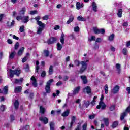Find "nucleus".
<instances>
[{
    "label": "nucleus",
    "instance_id": "obj_1",
    "mask_svg": "<svg viewBox=\"0 0 130 130\" xmlns=\"http://www.w3.org/2000/svg\"><path fill=\"white\" fill-rule=\"evenodd\" d=\"M88 62H89V60H86V61H82L80 62V61L78 60H75L74 61V63L77 67H79L80 64L81 65V68L79 70V73L82 74L85 72L87 70V68H88Z\"/></svg>",
    "mask_w": 130,
    "mask_h": 130
},
{
    "label": "nucleus",
    "instance_id": "obj_2",
    "mask_svg": "<svg viewBox=\"0 0 130 130\" xmlns=\"http://www.w3.org/2000/svg\"><path fill=\"white\" fill-rule=\"evenodd\" d=\"M37 24L39 25L37 27V34H41L43 30H44L46 25L42 21H39Z\"/></svg>",
    "mask_w": 130,
    "mask_h": 130
},
{
    "label": "nucleus",
    "instance_id": "obj_3",
    "mask_svg": "<svg viewBox=\"0 0 130 130\" xmlns=\"http://www.w3.org/2000/svg\"><path fill=\"white\" fill-rule=\"evenodd\" d=\"M8 72L10 73V78H13L15 75H16V76H19L20 74L22 73V71L20 69H15L14 71L10 69L9 70H8Z\"/></svg>",
    "mask_w": 130,
    "mask_h": 130
},
{
    "label": "nucleus",
    "instance_id": "obj_4",
    "mask_svg": "<svg viewBox=\"0 0 130 130\" xmlns=\"http://www.w3.org/2000/svg\"><path fill=\"white\" fill-rule=\"evenodd\" d=\"M52 82H53V79H50L47 82L45 87L46 93H50V85H51Z\"/></svg>",
    "mask_w": 130,
    "mask_h": 130
},
{
    "label": "nucleus",
    "instance_id": "obj_5",
    "mask_svg": "<svg viewBox=\"0 0 130 130\" xmlns=\"http://www.w3.org/2000/svg\"><path fill=\"white\" fill-rule=\"evenodd\" d=\"M39 120L43 122L44 124H47L48 123V118L46 117H40Z\"/></svg>",
    "mask_w": 130,
    "mask_h": 130
},
{
    "label": "nucleus",
    "instance_id": "obj_6",
    "mask_svg": "<svg viewBox=\"0 0 130 130\" xmlns=\"http://www.w3.org/2000/svg\"><path fill=\"white\" fill-rule=\"evenodd\" d=\"M105 107H106V105L102 101L100 102L99 105L97 106L96 107L98 109H100V108H102V110L105 109Z\"/></svg>",
    "mask_w": 130,
    "mask_h": 130
},
{
    "label": "nucleus",
    "instance_id": "obj_7",
    "mask_svg": "<svg viewBox=\"0 0 130 130\" xmlns=\"http://www.w3.org/2000/svg\"><path fill=\"white\" fill-rule=\"evenodd\" d=\"M119 91V86L116 85L112 89L111 92L112 93H113V94H116V93H118Z\"/></svg>",
    "mask_w": 130,
    "mask_h": 130
},
{
    "label": "nucleus",
    "instance_id": "obj_8",
    "mask_svg": "<svg viewBox=\"0 0 130 130\" xmlns=\"http://www.w3.org/2000/svg\"><path fill=\"white\" fill-rule=\"evenodd\" d=\"M115 68L117 73L118 74H120L121 73V65L119 63H117L115 65Z\"/></svg>",
    "mask_w": 130,
    "mask_h": 130
},
{
    "label": "nucleus",
    "instance_id": "obj_9",
    "mask_svg": "<svg viewBox=\"0 0 130 130\" xmlns=\"http://www.w3.org/2000/svg\"><path fill=\"white\" fill-rule=\"evenodd\" d=\"M56 41V38L54 37H51L48 41L47 43L49 44H53Z\"/></svg>",
    "mask_w": 130,
    "mask_h": 130
},
{
    "label": "nucleus",
    "instance_id": "obj_10",
    "mask_svg": "<svg viewBox=\"0 0 130 130\" xmlns=\"http://www.w3.org/2000/svg\"><path fill=\"white\" fill-rule=\"evenodd\" d=\"M91 89L90 86L85 87L83 89V92H84V93H87V94L91 93Z\"/></svg>",
    "mask_w": 130,
    "mask_h": 130
},
{
    "label": "nucleus",
    "instance_id": "obj_11",
    "mask_svg": "<svg viewBox=\"0 0 130 130\" xmlns=\"http://www.w3.org/2000/svg\"><path fill=\"white\" fill-rule=\"evenodd\" d=\"M71 123H70V127L73 126V124L76 122V120H77V117L76 116H72L71 119Z\"/></svg>",
    "mask_w": 130,
    "mask_h": 130
},
{
    "label": "nucleus",
    "instance_id": "obj_12",
    "mask_svg": "<svg viewBox=\"0 0 130 130\" xmlns=\"http://www.w3.org/2000/svg\"><path fill=\"white\" fill-rule=\"evenodd\" d=\"M26 11H27V8L23 7L19 11V15H25L26 13Z\"/></svg>",
    "mask_w": 130,
    "mask_h": 130
},
{
    "label": "nucleus",
    "instance_id": "obj_13",
    "mask_svg": "<svg viewBox=\"0 0 130 130\" xmlns=\"http://www.w3.org/2000/svg\"><path fill=\"white\" fill-rule=\"evenodd\" d=\"M80 89H81V87H80V86H78V87H76L75 88H74V89L73 91V95H76V94H78L79 93V92H80Z\"/></svg>",
    "mask_w": 130,
    "mask_h": 130
},
{
    "label": "nucleus",
    "instance_id": "obj_14",
    "mask_svg": "<svg viewBox=\"0 0 130 130\" xmlns=\"http://www.w3.org/2000/svg\"><path fill=\"white\" fill-rule=\"evenodd\" d=\"M31 81L32 82V85L34 87H37V82L36 81V79L34 76L31 77Z\"/></svg>",
    "mask_w": 130,
    "mask_h": 130
},
{
    "label": "nucleus",
    "instance_id": "obj_15",
    "mask_svg": "<svg viewBox=\"0 0 130 130\" xmlns=\"http://www.w3.org/2000/svg\"><path fill=\"white\" fill-rule=\"evenodd\" d=\"M7 25L9 28H11V27H13L14 25H15V20H13L12 22L10 21H7Z\"/></svg>",
    "mask_w": 130,
    "mask_h": 130
},
{
    "label": "nucleus",
    "instance_id": "obj_16",
    "mask_svg": "<svg viewBox=\"0 0 130 130\" xmlns=\"http://www.w3.org/2000/svg\"><path fill=\"white\" fill-rule=\"evenodd\" d=\"M69 114H70V110H67L62 113L61 116L63 117H67V116H69Z\"/></svg>",
    "mask_w": 130,
    "mask_h": 130
},
{
    "label": "nucleus",
    "instance_id": "obj_17",
    "mask_svg": "<svg viewBox=\"0 0 130 130\" xmlns=\"http://www.w3.org/2000/svg\"><path fill=\"white\" fill-rule=\"evenodd\" d=\"M74 17L73 15H71L69 17V20L67 21V24H68V25L71 24V23H72V22L74 21Z\"/></svg>",
    "mask_w": 130,
    "mask_h": 130
},
{
    "label": "nucleus",
    "instance_id": "obj_18",
    "mask_svg": "<svg viewBox=\"0 0 130 130\" xmlns=\"http://www.w3.org/2000/svg\"><path fill=\"white\" fill-rule=\"evenodd\" d=\"M29 17L28 16H25L22 17V21L23 23H28L29 22Z\"/></svg>",
    "mask_w": 130,
    "mask_h": 130
},
{
    "label": "nucleus",
    "instance_id": "obj_19",
    "mask_svg": "<svg viewBox=\"0 0 130 130\" xmlns=\"http://www.w3.org/2000/svg\"><path fill=\"white\" fill-rule=\"evenodd\" d=\"M24 50H25V48L22 47L21 48H20L18 51V55L19 56H21V55H22L23 52H24Z\"/></svg>",
    "mask_w": 130,
    "mask_h": 130
},
{
    "label": "nucleus",
    "instance_id": "obj_20",
    "mask_svg": "<svg viewBox=\"0 0 130 130\" xmlns=\"http://www.w3.org/2000/svg\"><path fill=\"white\" fill-rule=\"evenodd\" d=\"M92 7L93 11H94V12H95V13L96 12H98L97 4H96V3L93 2L92 4Z\"/></svg>",
    "mask_w": 130,
    "mask_h": 130
},
{
    "label": "nucleus",
    "instance_id": "obj_21",
    "mask_svg": "<svg viewBox=\"0 0 130 130\" xmlns=\"http://www.w3.org/2000/svg\"><path fill=\"white\" fill-rule=\"evenodd\" d=\"M8 86H6L3 88V89L2 90V94H5V95L8 94Z\"/></svg>",
    "mask_w": 130,
    "mask_h": 130
},
{
    "label": "nucleus",
    "instance_id": "obj_22",
    "mask_svg": "<svg viewBox=\"0 0 130 130\" xmlns=\"http://www.w3.org/2000/svg\"><path fill=\"white\" fill-rule=\"evenodd\" d=\"M84 7V4H82L81 5V3L80 2H77L76 4V9L77 10H80L81 8H82Z\"/></svg>",
    "mask_w": 130,
    "mask_h": 130
},
{
    "label": "nucleus",
    "instance_id": "obj_23",
    "mask_svg": "<svg viewBox=\"0 0 130 130\" xmlns=\"http://www.w3.org/2000/svg\"><path fill=\"white\" fill-rule=\"evenodd\" d=\"M81 78L83 81V84H87V83H88V80H87V77L85 76H81Z\"/></svg>",
    "mask_w": 130,
    "mask_h": 130
},
{
    "label": "nucleus",
    "instance_id": "obj_24",
    "mask_svg": "<svg viewBox=\"0 0 130 130\" xmlns=\"http://www.w3.org/2000/svg\"><path fill=\"white\" fill-rule=\"evenodd\" d=\"M19 106H20V103L19 102V101L16 100L14 102V107L15 109H18V108H19Z\"/></svg>",
    "mask_w": 130,
    "mask_h": 130
},
{
    "label": "nucleus",
    "instance_id": "obj_25",
    "mask_svg": "<svg viewBox=\"0 0 130 130\" xmlns=\"http://www.w3.org/2000/svg\"><path fill=\"white\" fill-rule=\"evenodd\" d=\"M60 41L62 45L64 44V34H62L60 38Z\"/></svg>",
    "mask_w": 130,
    "mask_h": 130
},
{
    "label": "nucleus",
    "instance_id": "obj_26",
    "mask_svg": "<svg viewBox=\"0 0 130 130\" xmlns=\"http://www.w3.org/2000/svg\"><path fill=\"white\" fill-rule=\"evenodd\" d=\"M14 91L15 93H19L21 92V91H22V87L17 86L15 87Z\"/></svg>",
    "mask_w": 130,
    "mask_h": 130
},
{
    "label": "nucleus",
    "instance_id": "obj_27",
    "mask_svg": "<svg viewBox=\"0 0 130 130\" xmlns=\"http://www.w3.org/2000/svg\"><path fill=\"white\" fill-rule=\"evenodd\" d=\"M117 16L119 18L122 17V9H119L118 10Z\"/></svg>",
    "mask_w": 130,
    "mask_h": 130
},
{
    "label": "nucleus",
    "instance_id": "obj_28",
    "mask_svg": "<svg viewBox=\"0 0 130 130\" xmlns=\"http://www.w3.org/2000/svg\"><path fill=\"white\" fill-rule=\"evenodd\" d=\"M48 73L49 75H52V74H53V66L52 65L50 66Z\"/></svg>",
    "mask_w": 130,
    "mask_h": 130
},
{
    "label": "nucleus",
    "instance_id": "obj_29",
    "mask_svg": "<svg viewBox=\"0 0 130 130\" xmlns=\"http://www.w3.org/2000/svg\"><path fill=\"white\" fill-rule=\"evenodd\" d=\"M16 55V52H12L9 56V59H13L15 56Z\"/></svg>",
    "mask_w": 130,
    "mask_h": 130
},
{
    "label": "nucleus",
    "instance_id": "obj_30",
    "mask_svg": "<svg viewBox=\"0 0 130 130\" xmlns=\"http://www.w3.org/2000/svg\"><path fill=\"white\" fill-rule=\"evenodd\" d=\"M77 20L79 21L85 22V21H86V18L82 17V16H79L77 17Z\"/></svg>",
    "mask_w": 130,
    "mask_h": 130
},
{
    "label": "nucleus",
    "instance_id": "obj_31",
    "mask_svg": "<svg viewBox=\"0 0 130 130\" xmlns=\"http://www.w3.org/2000/svg\"><path fill=\"white\" fill-rule=\"evenodd\" d=\"M45 112V108H44L42 106L40 107V113L42 114H44V113Z\"/></svg>",
    "mask_w": 130,
    "mask_h": 130
},
{
    "label": "nucleus",
    "instance_id": "obj_32",
    "mask_svg": "<svg viewBox=\"0 0 130 130\" xmlns=\"http://www.w3.org/2000/svg\"><path fill=\"white\" fill-rule=\"evenodd\" d=\"M103 120L105 122V125L106 126H108V124H109L108 120H109V119L108 118H104Z\"/></svg>",
    "mask_w": 130,
    "mask_h": 130
},
{
    "label": "nucleus",
    "instance_id": "obj_33",
    "mask_svg": "<svg viewBox=\"0 0 130 130\" xmlns=\"http://www.w3.org/2000/svg\"><path fill=\"white\" fill-rule=\"evenodd\" d=\"M114 39V34H112L108 37V40L109 41H113V40Z\"/></svg>",
    "mask_w": 130,
    "mask_h": 130
},
{
    "label": "nucleus",
    "instance_id": "obj_34",
    "mask_svg": "<svg viewBox=\"0 0 130 130\" xmlns=\"http://www.w3.org/2000/svg\"><path fill=\"white\" fill-rule=\"evenodd\" d=\"M36 73H38V71L39 70V62L37 61L36 62Z\"/></svg>",
    "mask_w": 130,
    "mask_h": 130
},
{
    "label": "nucleus",
    "instance_id": "obj_35",
    "mask_svg": "<svg viewBox=\"0 0 130 130\" xmlns=\"http://www.w3.org/2000/svg\"><path fill=\"white\" fill-rule=\"evenodd\" d=\"M62 49V45L60 44V43H58L57 44V50H61Z\"/></svg>",
    "mask_w": 130,
    "mask_h": 130
},
{
    "label": "nucleus",
    "instance_id": "obj_36",
    "mask_svg": "<svg viewBox=\"0 0 130 130\" xmlns=\"http://www.w3.org/2000/svg\"><path fill=\"white\" fill-rule=\"evenodd\" d=\"M93 32H94V33L95 34H100V30L97 27L93 28Z\"/></svg>",
    "mask_w": 130,
    "mask_h": 130
},
{
    "label": "nucleus",
    "instance_id": "obj_37",
    "mask_svg": "<svg viewBox=\"0 0 130 130\" xmlns=\"http://www.w3.org/2000/svg\"><path fill=\"white\" fill-rule=\"evenodd\" d=\"M50 130H54V122H51L50 123Z\"/></svg>",
    "mask_w": 130,
    "mask_h": 130
},
{
    "label": "nucleus",
    "instance_id": "obj_38",
    "mask_svg": "<svg viewBox=\"0 0 130 130\" xmlns=\"http://www.w3.org/2000/svg\"><path fill=\"white\" fill-rule=\"evenodd\" d=\"M117 125H118V121H114L112 125V127L114 128L115 127H116L117 126Z\"/></svg>",
    "mask_w": 130,
    "mask_h": 130
},
{
    "label": "nucleus",
    "instance_id": "obj_39",
    "mask_svg": "<svg viewBox=\"0 0 130 130\" xmlns=\"http://www.w3.org/2000/svg\"><path fill=\"white\" fill-rule=\"evenodd\" d=\"M0 110L1 111H5L6 110V106L4 105H0Z\"/></svg>",
    "mask_w": 130,
    "mask_h": 130
},
{
    "label": "nucleus",
    "instance_id": "obj_40",
    "mask_svg": "<svg viewBox=\"0 0 130 130\" xmlns=\"http://www.w3.org/2000/svg\"><path fill=\"white\" fill-rule=\"evenodd\" d=\"M122 53L124 55H126L127 54V49L126 48H124L122 50Z\"/></svg>",
    "mask_w": 130,
    "mask_h": 130
},
{
    "label": "nucleus",
    "instance_id": "obj_41",
    "mask_svg": "<svg viewBox=\"0 0 130 130\" xmlns=\"http://www.w3.org/2000/svg\"><path fill=\"white\" fill-rule=\"evenodd\" d=\"M19 31L20 32H21V33L25 32V26L24 25L20 26V28H19Z\"/></svg>",
    "mask_w": 130,
    "mask_h": 130
},
{
    "label": "nucleus",
    "instance_id": "obj_42",
    "mask_svg": "<svg viewBox=\"0 0 130 130\" xmlns=\"http://www.w3.org/2000/svg\"><path fill=\"white\" fill-rule=\"evenodd\" d=\"M104 89H105V94H108V85H105L104 86Z\"/></svg>",
    "mask_w": 130,
    "mask_h": 130
},
{
    "label": "nucleus",
    "instance_id": "obj_43",
    "mask_svg": "<svg viewBox=\"0 0 130 130\" xmlns=\"http://www.w3.org/2000/svg\"><path fill=\"white\" fill-rule=\"evenodd\" d=\"M48 19H49V15H46L42 17V20H44V21L47 20Z\"/></svg>",
    "mask_w": 130,
    "mask_h": 130
},
{
    "label": "nucleus",
    "instance_id": "obj_44",
    "mask_svg": "<svg viewBox=\"0 0 130 130\" xmlns=\"http://www.w3.org/2000/svg\"><path fill=\"white\" fill-rule=\"evenodd\" d=\"M29 14L30 15H35L36 14H38V12L37 11V10L31 11H30Z\"/></svg>",
    "mask_w": 130,
    "mask_h": 130
},
{
    "label": "nucleus",
    "instance_id": "obj_45",
    "mask_svg": "<svg viewBox=\"0 0 130 130\" xmlns=\"http://www.w3.org/2000/svg\"><path fill=\"white\" fill-rule=\"evenodd\" d=\"M44 56H46V57H47V56L49 55V52L47 50H45L44 51Z\"/></svg>",
    "mask_w": 130,
    "mask_h": 130
},
{
    "label": "nucleus",
    "instance_id": "obj_46",
    "mask_svg": "<svg viewBox=\"0 0 130 130\" xmlns=\"http://www.w3.org/2000/svg\"><path fill=\"white\" fill-rule=\"evenodd\" d=\"M40 19L41 18H40V16H38L34 18V19L36 20L37 23H38L39 22H40Z\"/></svg>",
    "mask_w": 130,
    "mask_h": 130
},
{
    "label": "nucleus",
    "instance_id": "obj_47",
    "mask_svg": "<svg viewBox=\"0 0 130 130\" xmlns=\"http://www.w3.org/2000/svg\"><path fill=\"white\" fill-rule=\"evenodd\" d=\"M16 19L17 21H21V20H23V17L22 16H18L16 17Z\"/></svg>",
    "mask_w": 130,
    "mask_h": 130
},
{
    "label": "nucleus",
    "instance_id": "obj_48",
    "mask_svg": "<svg viewBox=\"0 0 130 130\" xmlns=\"http://www.w3.org/2000/svg\"><path fill=\"white\" fill-rule=\"evenodd\" d=\"M24 69L26 71V72H29V71H30L29 69L30 67H29V65L26 64V66L24 67Z\"/></svg>",
    "mask_w": 130,
    "mask_h": 130
},
{
    "label": "nucleus",
    "instance_id": "obj_49",
    "mask_svg": "<svg viewBox=\"0 0 130 130\" xmlns=\"http://www.w3.org/2000/svg\"><path fill=\"white\" fill-rule=\"evenodd\" d=\"M19 46H20V44L19 43V42H17L15 45V47H14L15 49V50L18 49V48H19Z\"/></svg>",
    "mask_w": 130,
    "mask_h": 130
},
{
    "label": "nucleus",
    "instance_id": "obj_50",
    "mask_svg": "<svg viewBox=\"0 0 130 130\" xmlns=\"http://www.w3.org/2000/svg\"><path fill=\"white\" fill-rule=\"evenodd\" d=\"M95 116H96V114L90 115L89 116V119H94Z\"/></svg>",
    "mask_w": 130,
    "mask_h": 130
},
{
    "label": "nucleus",
    "instance_id": "obj_51",
    "mask_svg": "<svg viewBox=\"0 0 130 130\" xmlns=\"http://www.w3.org/2000/svg\"><path fill=\"white\" fill-rule=\"evenodd\" d=\"M96 99H97V96H95L93 98V101L91 102V104H92V105L95 104V102H96Z\"/></svg>",
    "mask_w": 130,
    "mask_h": 130
},
{
    "label": "nucleus",
    "instance_id": "obj_52",
    "mask_svg": "<svg viewBox=\"0 0 130 130\" xmlns=\"http://www.w3.org/2000/svg\"><path fill=\"white\" fill-rule=\"evenodd\" d=\"M87 123H85L82 126V130H87Z\"/></svg>",
    "mask_w": 130,
    "mask_h": 130
},
{
    "label": "nucleus",
    "instance_id": "obj_53",
    "mask_svg": "<svg viewBox=\"0 0 130 130\" xmlns=\"http://www.w3.org/2000/svg\"><path fill=\"white\" fill-rule=\"evenodd\" d=\"M80 31V27L76 26L74 27V32H79Z\"/></svg>",
    "mask_w": 130,
    "mask_h": 130
},
{
    "label": "nucleus",
    "instance_id": "obj_54",
    "mask_svg": "<svg viewBox=\"0 0 130 130\" xmlns=\"http://www.w3.org/2000/svg\"><path fill=\"white\" fill-rule=\"evenodd\" d=\"M90 41H93L96 40V37L94 36H92L91 39H88Z\"/></svg>",
    "mask_w": 130,
    "mask_h": 130
},
{
    "label": "nucleus",
    "instance_id": "obj_55",
    "mask_svg": "<svg viewBox=\"0 0 130 130\" xmlns=\"http://www.w3.org/2000/svg\"><path fill=\"white\" fill-rule=\"evenodd\" d=\"M45 76H46V72H45V71H43L41 73V77H42V78H43L45 77Z\"/></svg>",
    "mask_w": 130,
    "mask_h": 130
},
{
    "label": "nucleus",
    "instance_id": "obj_56",
    "mask_svg": "<svg viewBox=\"0 0 130 130\" xmlns=\"http://www.w3.org/2000/svg\"><path fill=\"white\" fill-rule=\"evenodd\" d=\"M27 60H28V57H24L22 60V62H23V63L26 62V61H27Z\"/></svg>",
    "mask_w": 130,
    "mask_h": 130
},
{
    "label": "nucleus",
    "instance_id": "obj_57",
    "mask_svg": "<svg viewBox=\"0 0 130 130\" xmlns=\"http://www.w3.org/2000/svg\"><path fill=\"white\" fill-rule=\"evenodd\" d=\"M70 37H71L72 40H75V39H76V37L75 36V35H74V34H71L70 35Z\"/></svg>",
    "mask_w": 130,
    "mask_h": 130
},
{
    "label": "nucleus",
    "instance_id": "obj_58",
    "mask_svg": "<svg viewBox=\"0 0 130 130\" xmlns=\"http://www.w3.org/2000/svg\"><path fill=\"white\" fill-rule=\"evenodd\" d=\"M84 104L85 105L86 107H88V106L90 105V102H89V101H87L85 102Z\"/></svg>",
    "mask_w": 130,
    "mask_h": 130
},
{
    "label": "nucleus",
    "instance_id": "obj_59",
    "mask_svg": "<svg viewBox=\"0 0 130 130\" xmlns=\"http://www.w3.org/2000/svg\"><path fill=\"white\" fill-rule=\"evenodd\" d=\"M100 33H101V34H104V33H105V29H100Z\"/></svg>",
    "mask_w": 130,
    "mask_h": 130
},
{
    "label": "nucleus",
    "instance_id": "obj_60",
    "mask_svg": "<svg viewBox=\"0 0 130 130\" xmlns=\"http://www.w3.org/2000/svg\"><path fill=\"white\" fill-rule=\"evenodd\" d=\"M102 42V39H101V38H98L95 40V42H97V43H100Z\"/></svg>",
    "mask_w": 130,
    "mask_h": 130
},
{
    "label": "nucleus",
    "instance_id": "obj_61",
    "mask_svg": "<svg viewBox=\"0 0 130 130\" xmlns=\"http://www.w3.org/2000/svg\"><path fill=\"white\" fill-rule=\"evenodd\" d=\"M59 28H60V26H59V25H55L54 29V30H58L59 29Z\"/></svg>",
    "mask_w": 130,
    "mask_h": 130
},
{
    "label": "nucleus",
    "instance_id": "obj_62",
    "mask_svg": "<svg viewBox=\"0 0 130 130\" xmlns=\"http://www.w3.org/2000/svg\"><path fill=\"white\" fill-rule=\"evenodd\" d=\"M4 56V52L3 51L0 52V59H2L3 58V57Z\"/></svg>",
    "mask_w": 130,
    "mask_h": 130
},
{
    "label": "nucleus",
    "instance_id": "obj_63",
    "mask_svg": "<svg viewBox=\"0 0 130 130\" xmlns=\"http://www.w3.org/2000/svg\"><path fill=\"white\" fill-rule=\"evenodd\" d=\"M69 80V76H65L63 78V80L64 81H68Z\"/></svg>",
    "mask_w": 130,
    "mask_h": 130
},
{
    "label": "nucleus",
    "instance_id": "obj_64",
    "mask_svg": "<svg viewBox=\"0 0 130 130\" xmlns=\"http://www.w3.org/2000/svg\"><path fill=\"white\" fill-rule=\"evenodd\" d=\"M126 91L128 92V94H130V87L126 88Z\"/></svg>",
    "mask_w": 130,
    "mask_h": 130
}]
</instances>
